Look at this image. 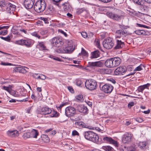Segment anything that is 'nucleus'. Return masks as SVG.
Returning a JSON list of instances; mask_svg holds the SVG:
<instances>
[{"label": "nucleus", "instance_id": "nucleus-23", "mask_svg": "<svg viewBox=\"0 0 151 151\" xmlns=\"http://www.w3.org/2000/svg\"><path fill=\"white\" fill-rule=\"evenodd\" d=\"M7 134L9 136L13 137L18 136V132L16 130H9Z\"/></svg>", "mask_w": 151, "mask_h": 151}, {"label": "nucleus", "instance_id": "nucleus-33", "mask_svg": "<svg viewBox=\"0 0 151 151\" xmlns=\"http://www.w3.org/2000/svg\"><path fill=\"white\" fill-rule=\"evenodd\" d=\"M63 6V8L64 10L65 11H68L70 10V6L69 3L65 2L62 4Z\"/></svg>", "mask_w": 151, "mask_h": 151}, {"label": "nucleus", "instance_id": "nucleus-62", "mask_svg": "<svg viewBox=\"0 0 151 151\" xmlns=\"http://www.w3.org/2000/svg\"><path fill=\"white\" fill-rule=\"evenodd\" d=\"M106 69H104V68H102L101 70V71L100 73L102 74H106Z\"/></svg>", "mask_w": 151, "mask_h": 151}, {"label": "nucleus", "instance_id": "nucleus-28", "mask_svg": "<svg viewBox=\"0 0 151 151\" xmlns=\"http://www.w3.org/2000/svg\"><path fill=\"white\" fill-rule=\"evenodd\" d=\"M150 85V84L147 83L142 86H140L138 87L137 90L139 92L142 93L144 90L145 88H147Z\"/></svg>", "mask_w": 151, "mask_h": 151}, {"label": "nucleus", "instance_id": "nucleus-12", "mask_svg": "<svg viewBox=\"0 0 151 151\" xmlns=\"http://www.w3.org/2000/svg\"><path fill=\"white\" fill-rule=\"evenodd\" d=\"M113 89V86L109 84H106L103 85L102 87V91L106 93H111Z\"/></svg>", "mask_w": 151, "mask_h": 151}, {"label": "nucleus", "instance_id": "nucleus-63", "mask_svg": "<svg viewBox=\"0 0 151 151\" xmlns=\"http://www.w3.org/2000/svg\"><path fill=\"white\" fill-rule=\"evenodd\" d=\"M68 90L72 93H73L74 92V90L72 88V87H71L69 86L68 87Z\"/></svg>", "mask_w": 151, "mask_h": 151}, {"label": "nucleus", "instance_id": "nucleus-60", "mask_svg": "<svg viewBox=\"0 0 151 151\" xmlns=\"http://www.w3.org/2000/svg\"><path fill=\"white\" fill-rule=\"evenodd\" d=\"M1 64L2 65H12V64L11 63H4V62H1Z\"/></svg>", "mask_w": 151, "mask_h": 151}, {"label": "nucleus", "instance_id": "nucleus-64", "mask_svg": "<svg viewBox=\"0 0 151 151\" xmlns=\"http://www.w3.org/2000/svg\"><path fill=\"white\" fill-rule=\"evenodd\" d=\"M84 11V9H79L77 11V13L78 14H81Z\"/></svg>", "mask_w": 151, "mask_h": 151}, {"label": "nucleus", "instance_id": "nucleus-2", "mask_svg": "<svg viewBox=\"0 0 151 151\" xmlns=\"http://www.w3.org/2000/svg\"><path fill=\"white\" fill-rule=\"evenodd\" d=\"M46 4L43 0H40L37 1L35 4L34 7V10L38 13L43 12L46 7Z\"/></svg>", "mask_w": 151, "mask_h": 151}, {"label": "nucleus", "instance_id": "nucleus-14", "mask_svg": "<svg viewBox=\"0 0 151 151\" xmlns=\"http://www.w3.org/2000/svg\"><path fill=\"white\" fill-rule=\"evenodd\" d=\"M35 0H25L24 2L25 7L27 9H31L32 8Z\"/></svg>", "mask_w": 151, "mask_h": 151}, {"label": "nucleus", "instance_id": "nucleus-42", "mask_svg": "<svg viewBox=\"0 0 151 151\" xmlns=\"http://www.w3.org/2000/svg\"><path fill=\"white\" fill-rule=\"evenodd\" d=\"M146 146L145 143L144 142H140L138 144V147L141 149H143Z\"/></svg>", "mask_w": 151, "mask_h": 151}, {"label": "nucleus", "instance_id": "nucleus-52", "mask_svg": "<svg viewBox=\"0 0 151 151\" xmlns=\"http://www.w3.org/2000/svg\"><path fill=\"white\" fill-rule=\"evenodd\" d=\"M50 57L51 58H53L54 60H55L57 61H60V59L55 56H53V55H50Z\"/></svg>", "mask_w": 151, "mask_h": 151}, {"label": "nucleus", "instance_id": "nucleus-5", "mask_svg": "<svg viewBox=\"0 0 151 151\" xmlns=\"http://www.w3.org/2000/svg\"><path fill=\"white\" fill-rule=\"evenodd\" d=\"M104 47L106 49L111 48L114 45V43L112 39L108 37L104 40L103 42Z\"/></svg>", "mask_w": 151, "mask_h": 151}, {"label": "nucleus", "instance_id": "nucleus-44", "mask_svg": "<svg viewBox=\"0 0 151 151\" xmlns=\"http://www.w3.org/2000/svg\"><path fill=\"white\" fill-rule=\"evenodd\" d=\"M23 39L16 40L15 41V43L19 45H23Z\"/></svg>", "mask_w": 151, "mask_h": 151}, {"label": "nucleus", "instance_id": "nucleus-11", "mask_svg": "<svg viewBox=\"0 0 151 151\" xmlns=\"http://www.w3.org/2000/svg\"><path fill=\"white\" fill-rule=\"evenodd\" d=\"M65 114L67 116H73L76 113V109L73 107H67L65 109Z\"/></svg>", "mask_w": 151, "mask_h": 151}, {"label": "nucleus", "instance_id": "nucleus-49", "mask_svg": "<svg viewBox=\"0 0 151 151\" xmlns=\"http://www.w3.org/2000/svg\"><path fill=\"white\" fill-rule=\"evenodd\" d=\"M7 31L6 30H4L1 31L0 33V35H4L7 34Z\"/></svg>", "mask_w": 151, "mask_h": 151}, {"label": "nucleus", "instance_id": "nucleus-15", "mask_svg": "<svg viewBox=\"0 0 151 151\" xmlns=\"http://www.w3.org/2000/svg\"><path fill=\"white\" fill-rule=\"evenodd\" d=\"M117 39L116 38V46L114 47V49L116 50L121 49L124 45V42L122 41L120 38Z\"/></svg>", "mask_w": 151, "mask_h": 151}, {"label": "nucleus", "instance_id": "nucleus-56", "mask_svg": "<svg viewBox=\"0 0 151 151\" xmlns=\"http://www.w3.org/2000/svg\"><path fill=\"white\" fill-rule=\"evenodd\" d=\"M134 105V102H131L129 103L128 105V106L129 108H131V107Z\"/></svg>", "mask_w": 151, "mask_h": 151}, {"label": "nucleus", "instance_id": "nucleus-35", "mask_svg": "<svg viewBox=\"0 0 151 151\" xmlns=\"http://www.w3.org/2000/svg\"><path fill=\"white\" fill-rule=\"evenodd\" d=\"M22 137L25 139L31 138V134L29 132H26L24 133L22 135Z\"/></svg>", "mask_w": 151, "mask_h": 151}, {"label": "nucleus", "instance_id": "nucleus-1", "mask_svg": "<svg viewBox=\"0 0 151 151\" xmlns=\"http://www.w3.org/2000/svg\"><path fill=\"white\" fill-rule=\"evenodd\" d=\"M68 46L64 48H61L57 49V51L59 52L70 53L75 49V46L73 45V42L71 41H69L67 43Z\"/></svg>", "mask_w": 151, "mask_h": 151}, {"label": "nucleus", "instance_id": "nucleus-51", "mask_svg": "<svg viewBox=\"0 0 151 151\" xmlns=\"http://www.w3.org/2000/svg\"><path fill=\"white\" fill-rule=\"evenodd\" d=\"M82 84L81 81L80 80H77L76 82V85L78 86H80Z\"/></svg>", "mask_w": 151, "mask_h": 151}, {"label": "nucleus", "instance_id": "nucleus-39", "mask_svg": "<svg viewBox=\"0 0 151 151\" xmlns=\"http://www.w3.org/2000/svg\"><path fill=\"white\" fill-rule=\"evenodd\" d=\"M7 2L5 1L4 0H0V6L2 8L6 7Z\"/></svg>", "mask_w": 151, "mask_h": 151}, {"label": "nucleus", "instance_id": "nucleus-50", "mask_svg": "<svg viewBox=\"0 0 151 151\" xmlns=\"http://www.w3.org/2000/svg\"><path fill=\"white\" fill-rule=\"evenodd\" d=\"M67 103H65L60 104L59 106L57 107V109L58 110H59V109H60V111H61V108L63 106L66 105Z\"/></svg>", "mask_w": 151, "mask_h": 151}, {"label": "nucleus", "instance_id": "nucleus-37", "mask_svg": "<svg viewBox=\"0 0 151 151\" xmlns=\"http://www.w3.org/2000/svg\"><path fill=\"white\" fill-rule=\"evenodd\" d=\"M102 148L106 151H112L114 149L112 147L109 146H103Z\"/></svg>", "mask_w": 151, "mask_h": 151}, {"label": "nucleus", "instance_id": "nucleus-45", "mask_svg": "<svg viewBox=\"0 0 151 151\" xmlns=\"http://www.w3.org/2000/svg\"><path fill=\"white\" fill-rule=\"evenodd\" d=\"M31 35L32 36L37 37L39 39H40V36L37 34L36 32H34L31 33Z\"/></svg>", "mask_w": 151, "mask_h": 151}, {"label": "nucleus", "instance_id": "nucleus-61", "mask_svg": "<svg viewBox=\"0 0 151 151\" xmlns=\"http://www.w3.org/2000/svg\"><path fill=\"white\" fill-rule=\"evenodd\" d=\"M20 31L22 32H23L25 34L27 33V32L26 30L24 29H20Z\"/></svg>", "mask_w": 151, "mask_h": 151}, {"label": "nucleus", "instance_id": "nucleus-16", "mask_svg": "<svg viewBox=\"0 0 151 151\" xmlns=\"http://www.w3.org/2000/svg\"><path fill=\"white\" fill-rule=\"evenodd\" d=\"M53 4L51 3L49 4L48 7L45 12V13L46 14L51 15L54 12L55 9L53 6Z\"/></svg>", "mask_w": 151, "mask_h": 151}, {"label": "nucleus", "instance_id": "nucleus-6", "mask_svg": "<svg viewBox=\"0 0 151 151\" xmlns=\"http://www.w3.org/2000/svg\"><path fill=\"white\" fill-rule=\"evenodd\" d=\"M51 43L53 47H57L59 48L63 45V42L62 40L58 37H54L51 40Z\"/></svg>", "mask_w": 151, "mask_h": 151}, {"label": "nucleus", "instance_id": "nucleus-7", "mask_svg": "<svg viewBox=\"0 0 151 151\" xmlns=\"http://www.w3.org/2000/svg\"><path fill=\"white\" fill-rule=\"evenodd\" d=\"M116 34V38L120 39L122 37V39L123 40V38L128 35V33L125 29H122L117 30Z\"/></svg>", "mask_w": 151, "mask_h": 151}, {"label": "nucleus", "instance_id": "nucleus-9", "mask_svg": "<svg viewBox=\"0 0 151 151\" xmlns=\"http://www.w3.org/2000/svg\"><path fill=\"white\" fill-rule=\"evenodd\" d=\"M107 15L110 18L116 20H119L121 19L122 16L115 13L107 12Z\"/></svg>", "mask_w": 151, "mask_h": 151}, {"label": "nucleus", "instance_id": "nucleus-8", "mask_svg": "<svg viewBox=\"0 0 151 151\" xmlns=\"http://www.w3.org/2000/svg\"><path fill=\"white\" fill-rule=\"evenodd\" d=\"M6 11L8 14H12L14 13V11H15L16 6L11 3L8 2L6 4Z\"/></svg>", "mask_w": 151, "mask_h": 151}, {"label": "nucleus", "instance_id": "nucleus-48", "mask_svg": "<svg viewBox=\"0 0 151 151\" xmlns=\"http://www.w3.org/2000/svg\"><path fill=\"white\" fill-rule=\"evenodd\" d=\"M53 113V115H51V117H54V116H58V115L59 114V113H58L56 111H52V112Z\"/></svg>", "mask_w": 151, "mask_h": 151}, {"label": "nucleus", "instance_id": "nucleus-18", "mask_svg": "<svg viewBox=\"0 0 151 151\" xmlns=\"http://www.w3.org/2000/svg\"><path fill=\"white\" fill-rule=\"evenodd\" d=\"M103 139L104 141L108 142L110 143L114 144L116 147H118V146L117 142L116 141L114 140L111 137H106L103 138Z\"/></svg>", "mask_w": 151, "mask_h": 151}, {"label": "nucleus", "instance_id": "nucleus-40", "mask_svg": "<svg viewBox=\"0 0 151 151\" xmlns=\"http://www.w3.org/2000/svg\"><path fill=\"white\" fill-rule=\"evenodd\" d=\"M42 139L45 142H48L50 141V139L46 135H43Z\"/></svg>", "mask_w": 151, "mask_h": 151}, {"label": "nucleus", "instance_id": "nucleus-30", "mask_svg": "<svg viewBox=\"0 0 151 151\" xmlns=\"http://www.w3.org/2000/svg\"><path fill=\"white\" fill-rule=\"evenodd\" d=\"M30 133L31 137L37 138L38 135V131L35 129H33Z\"/></svg>", "mask_w": 151, "mask_h": 151}, {"label": "nucleus", "instance_id": "nucleus-19", "mask_svg": "<svg viewBox=\"0 0 151 151\" xmlns=\"http://www.w3.org/2000/svg\"><path fill=\"white\" fill-rule=\"evenodd\" d=\"M26 68L27 69H28L27 67L20 66L18 67H15L14 68V70L15 72H17L24 73L27 71Z\"/></svg>", "mask_w": 151, "mask_h": 151}, {"label": "nucleus", "instance_id": "nucleus-27", "mask_svg": "<svg viewBox=\"0 0 151 151\" xmlns=\"http://www.w3.org/2000/svg\"><path fill=\"white\" fill-rule=\"evenodd\" d=\"M75 125L76 127H78L80 128H86L87 126L86 124L81 121L76 122L75 123Z\"/></svg>", "mask_w": 151, "mask_h": 151}, {"label": "nucleus", "instance_id": "nucleus-41", "mask_svg": "<svg viewBox=\"0 0 151 151\" xmlns=\"http://www.w3.org/2000/svg\"><path fill=\"white\" fill-rule=\"evenodd\" d=\"M144 67V66L142 64L140 65L139 66L137 67L134 70V71H139L142 70L143 68Z\"/></svg>", "mask_w": 151, "mask_h": 151}, {"label": "nucleus", "instance_id": "nucleus-58", "mask_svg": "<svg viewBox=\"0 0 151 151\" xmlns=\"http://www.w3.org/2000/svg\"><path fill=\"white\" fill-rule=\"evenodd\" d=\"M12 30V32L13 34H17L18 35H19L20 33H19V32H18L17 30Z\"/></svg>", "mask_w": 151, "mask_h": 151}, {"label": "nucleus", "instance_id": "nucleus-4", "mask_svg": "<svg viewBox=\"0 0 151 151\" xmlns=\"http://www.w3.org/2000/svg\"><path fill=\"white\" fill-rule=\"evenodd\" d=\"M102 65V63L100 61L89 62L86 67V69L89 70H93L95 67H101Z\"/></svg>", "mask_w": 151, "mask_h": 151}, {"label": "nucleus", "instance_id": "nucleus-59", "mask_svg": "<svg viewBox=\"0 0 151 151\" xmlns=\"http://www.w3.org/2000/svg\"><path fill=\"white\" fill-rule=\"evenodd\" d=\"M59 32L63 34L65 37L67 36V35L66 34V33L64 32L63 30H59Z\"/></svg>", "mask_w": 151, "mask_h": 151}, {"label": "nucleus", "instance_id": "nucleus-21", "mask_svg": "<svg viewBox=\"0 0 151 151\" xmlns=\"http://www.w3.org/2000/svg\"><path fill=\"white\" fill-rule=\"evenodd\" d=\"M94 132L92 131H88L84 132L83 135L85 138L88 140H89L91 137L93 136Z\"/></svg>", "mask_w": 151, "mask_h": 151}, {"label": "nucleus", "instance_id": "nucleus-32", "mask_svg": "<svg viewBox=\"0 0 151 151\" xmlns=\"http://www.w3.org/2000/svg\"><path fill=\"white\" fill-rule=\"evenodd\" d=\"M147 3L143 1V4L142 5H142L143 6L142 9L146 12H148L150 9V5L147 4Z\"/></svg>", "mask_w": 151, "mask_h": 151}, {"label": "nucleus", "instance_id": "nucleus-10", "mask_svg": "<svg viewBox=\"0 0 151 151\" xmlns=\"http://www.w3.org/2000/svg\"><path fill=\"white\" fill-rule=\"evenodd\" d=\"M127 71V69L125 66H120L118 67L114 71V74L116 75H123Z\"/></svg>", "mask_w": 151, "mask_h": 151}, {"label": "nucleus", "instance_id": "nucleus-55", "mask_svg": "<svg viewBox=\"0 0 151 151\" xmlns=\"http://www.w3.org/2000/svg\"><path fill=\"white\" fill-rule=\"evenodd\" d=\"M81 34L82 36L84 38L88 36L87 33L86 32H82Z\"/></svg>", "mask_w": 151, "mask_h": 151}, {"label": "nucleus", "instance_id": "nucleus-20", "mask_svg": "<svg viewBox=\"0 0 151 151\" xmlns=\"http://www.w3.org/2000/svg\"><path fill=\"white\" fill-rule=\"evenodd\" d=\"M113 62V67H115L119 65L121 62V59L119 57L112 58Z\"/></svg>", "mask_w": 151, "mask_h": 151}, {"label": "nucleus", "instance_id": "nucleus-3", "mask_svg": "<svg viewBox=\"0 0 151 151\" xmlns=\"http://www.w3.org/2000/svg\"><path fill=\"white\" fill-rule=\"evenodd\" d=\"M85 85L86 88L90 90L96 89L97 87V84L96 81L93 79L86 80Z\"/></svg>", "mask_w": 151, "mask_h": 151}, {"label": "nucleus", "instance_id": "nucleus-54", "mask_svg": "<svg viewBox=\"0 0 151 151\" xmlns=\"http://www.w3.org/2000/svg\"><path fill=\"white\" fill-rule=\"evenodd\" d=\"M72 134L73 136L78 135L79 133L77 131H76V130H73V131L72 133Z\"/></svg>", "mask_w": 151, "mask_h": 151}, {"label": "nucleus", "instance_id": "nucleus-17", "mask_svg": "<svg viewBox=\"0 0 151 151\" xmlns=\"http://www.w3.org/2000/svg\"><path fill=\"white\" fill-rule=\"evenodd\" d=\"M51 112L52 111L50 109L47 107H43L42 108L40 111V114L45 115L50 114Z\"/></svg>", "mask_w": 151, "mask_h": 151}, {"label": "nucleus", "instance_id": "nucleus-29", "mask_svg": "<svg viewBox=\"0 0 151 151\" xmlns=\"http://www.w3.org/2000/svg\"><path fill=\"white\" fill-rule=\"evenodd\" d=\"M23 45H25L27 47L31 46L32 45V40L30 39H23Z\"/></svg>", "mask_w": 151, "mask_h": 151}, {"label": "nucleus", "instance_id": "nucleus-46", "mask_svg": "<svg viewBox=\"0 0 151 151\" xmlns=\"http://www.w3.org/2000/svg\"><path fill=\"white\" fill-rule=\"evenodd\" d=\"M2 88L4 90L6 91L9 93H10V91H11V89L9 87H6L5 86H4L2 87Z\"/></svg>", "mask_w": 151, "mask_h": 151}, {"label": "nucleus", "instance_id": "nucleus-34", "mask_svg": "<svg viewBox=\"0 0 151 151\" xmlns=\"http://www.w3.org/2000/svg\"><path fill=\"white\" fill-rule=\"evenodd\" d=\"M135 33L137 35H146L145 31L143 30H138L134 31Z\"/></svg>", "mask_w": 151, "mask_h": 151}, {"label": "nucleus", "instance_id": "nucleus-36", "mask_svg": "<svg viewBox=\"0 0 151 151\" xmlns=\"http://www.w3.org/2000/svg\"><path fill=\"white\" fill-rule=\"evenodd\" d=\"M62 0H50V3L55 6H59V2Z\"/></svg>", "mask_w": 151, "mask_h": 151}, {"label": "nucleus", "instance_id": "nucleus-22", "mask_svg": "<svg viewBox=\"0 0 151 151\" xmlns=\"http://www.w3.org/2000/svg\"><path fill=\"white\" fill-rule=\"evenodd\" d=\"M99 137L97 134L94 133L93 136L91 137L89 140L91 141L94 143L98 144L99 142Z\"/></svg>", "mask_w": 151, "mask_h": 151}, {"label": "nucleus", "instance_id": "nucleus-31", "mask_svg": "<svg viewBox=\"0 0 151 151\" xmlns=\"http://www.w3.org/2000/svg\"><path fill=\"white\" fill-rule=\"evenodd\" d=\"M45 43L42 42H38V44L37 45V47L41 50H45L46 47L45 45Z\"/></svg>", "mask_w": 151, "mask_h": 151}, {"label": "nucleus", "instance_id": "nucleus-25", "mask_svg": "<svg viewBox=\"0 0 151 151\" xmlns=\"http://www.w3.org/2000/svg\"><path fill=\"white\" fill-rule=\"evenodd\" d=\"M113 62L112 58L107 59L105 63V65L108 68H113Z\"/></svg>", "mask_w": 151, "mask_h": 151}, {"label": "nucleus", "instance_id": "nucleus-47", "mask_svg": "<svg viewBox=\"0 0 151 151\" xmlns=\"http://www.w3.org/2000/svg\"><path fill=\"white\" fill-rule=\"evenodd\" d=\"M0 38L3 40L8 41H9L10 39V37L9 36H8L6 37H3L1 36L0 37Z\"/></svg>", "mask_w": 151, "mask_h": 151}, {"label": "nucleus", "instance_id": "nucleus-13", "mask_svg": "<svg viewBox=\"0 0 151 151\" xmlns=\"http://www.w3.org/2000/svg\"><path fill=\"white\" fill-rule=\"evenodd\" d=\"M76 111L78 112L82 113L83 114H86L88 111V109L87 107L83 105H79L76 108Z\"/></svg>", "mask_w": 151, "mask_h": 151}, {"label": "nucleus", "instance_id": "nucleus-24", "mask_svg": "<svg viewBox=\"0 0 151 151\" xmlns=\"http://www.w3.org/2000/svg\"><path fill=\"white\" fill-rule=\"evenodd\" d=\"M131 138L132 136L130 134L125 135L122 138V142L124 143L129 142L131 141Z\"/></svg>", "mask_w": 151, "mask_h": 151}, {"label": "nucleus", "instance_id": "nucleus-26", "mask_svg": "<svg viewBox=\"0 0 151 151\" xmlns=\"http://www.w3.org/2000/svg\"><path fill=\"white\" fill-rule=\"evenodd\" d=\"M100 53L98 50H96L91 52V58H96L99 57Z\"/></svg>", "mask_w": 151, "mask_h": 151}, {"label": "nucleus", "instance_id": "nucleus-43", "mask_svg": "<svg viewBox=\"0 0 151 151\" xmlns=\"http://www.w3.org/2000/svg\"><path fill=\"white\" fill-rule=\"evenodd\" d=\"M133 1L138 5H142L143 4V1L142 0H133Z\"/></svg>", "mask_w": 151, "mask_h": 151}, {"label": "nucleus", "instance_id": "nucleus-57", "mask_svg": "<svg viewBox=\"0 0 151 151\" xmlns=\"http://www.w3.org/2000/svg\"><path fill=\"white\" fill-rule=\"evenodd\" d=\"M96 44L98 47L100 46V40L98 39L96 40L95 41Z\"/></svg>", "mask_w": 151, "mask_h": 151}, {"label": "nucleus", "instance_id": "nucleus-53", "mask_svg": "<svg viewBox=\"0 0 151 151\" xmlns=\"http://www.w3.org/2000/svg\"><path fill=\"white\" fill-rule=\"evenodd\" d=\"M81 53L83 56H85L86 55L87 52L83 48H82Z\"/></svg>", "mask_w": 151, "mask_h": 151}, {"label": "nucleus", "instance_id": "nucleus-38", "mask_svg": "<svg viewBox=\"0 0 151 151\" xmlns=\"http://www.w3.org/2000/svg\"><path fill=\"white\" fill-rule=\"evenodd\" d=\"M76 101L82 102L83 101V96L82 95H79L76 96Z\"/></svg>", "mask_w": 151, "mask_h": 151}]
</instances>
